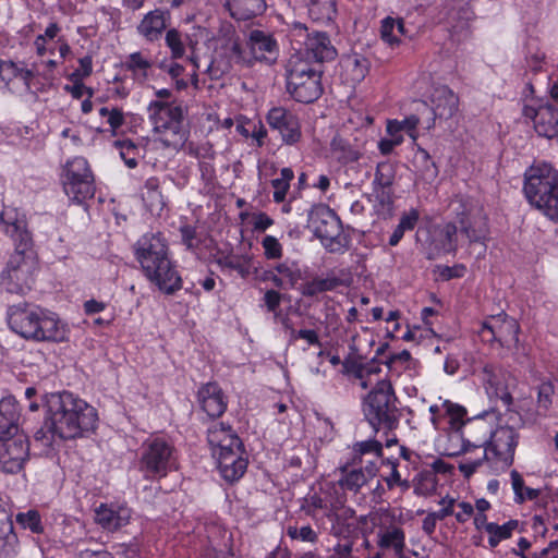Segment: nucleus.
<instances>
[{
	"label": "nucleus",
	"mask_w": 558,
	"mask_h": 558,
	"mask_svg": "<svg viewBox=\"0 0 558 558\" xmlns=\"http://www.w3.org/2000/svg\"><path fill=\"white\" fill-rule=\"evenodd\" d=\"M315 227V234L319 238L325 247L331 252H342L345 248L344 238L341 232L340 220L330 211H327Z\"/></svg>",
	"instance_id": "aec40b11"
},
{
	"label": "nucleus",
	"mask_w": 558,
	"mask_h": 558,
	"mask_svg": "<svg viewBox=\"0 0 558 558\" xmlns=\"http://www.w3.org/2000/svg\"><path fill=\"white\" fill-rule=\"evenodd\" d=\"M19 408L14 397L0 400V439L17 433Z\"/></svg>",
	"instance_id": "cd10ccee"
},
{
	"label": "nucleus",
	"mask_w": 558,
	"mask_h": 558,
	"mask_svg": "<svg viewBox=\"0 0 558 558\" xmlns=\"http://www.w3.org/2000/svg\"><path fill=\"white\" fill-rule=\"evenodd\" d=\"M219 264L222 267L233 269L239 272L242 278H245L250 275L251 268V257L250 256H225L219 259Z\"/></svg>",
	"instance_id": "c03bdc74"
},
{
	"label": "nucleus",
	"mask_w": 558,
	"mask_h": 558,
	"mask_svg": "<svg viewBox=\"0 0 558 558\" xmlns=\"http://www.w3.org/2000/svg\"><path fill=\"white\" fill-rule=\"evenodd\" d=\"M480 376L488 397L500 401L502 407L510 411L513 404V398L509 391L512 380L510 374L498 365L485 363L481 368Z\"/></svg>",
	"instance_id": "4468645a"
},
{
	"label": "nucleus",
	"mask_w": 558,
	"mask_h": 558,
	"mask_svg": "<svg viewBox=\"0 0 558 558\" xmlns=\"http://www.w3.org/2000/svg\"><path fill=\"white\" fill-rule=\"evenodd\" d=\"M310 17L315 22L329 23L336 15L335 0H306Z\"/></svg>",
	"instance_id": "473e14b6"
},
{
	"label": "nucleus",
	"mask_w": 558,
	"mask_h": 558,
	"mask_svg": "<svg viewBox=\"0 0 558 558\" xmlns=\"http://www.w3.org/2000/svg\"><path fill=\"white\" fill-rule=\"evenodd\" d=\"M16 519L19 523L29 529L32 532L38 533L41 531L40 517L36 511L19 513Z\"/></svg>",
	"instance_id": "6e6d98bb"
},
{
	"label": "nucleus",
	"mask_w": 558,
	"mask_h": 558,
	"mask_svg": "<svg viewBox=\"0 0 558 558\" xmlns=\"http://www.w3.org/2000/svg\"><path fill=\"white\" fill-rule=\"evenodd\" d=\"M534 129L539 136L558 138V109L541 106Z\"/></svg>",
	"instance_id": "c85d7f7f"
},
{
	"label": "nucleus",
	"mask_w": 558,
	"mask_h": 558,
	"mask_svg": "<svg viewBox=\"0 0 558 558\" xmlns=\"http://www.w3.org/2000/svg\"><path fill=\"white\" fill-rule=\"evenodd\" d=\"M142 196L150 210L162 208L163 199L159 191V181L157 178H149L148 180H146L143 187Z\"/></svg>",
	"instance_id": "58836bf2"
},
{
	"label": "nucleus",
	"mask_w": 558,
	"mask_h": 558,
	"mask_svg": "<svg viewBox=\"0 0 558 558\" xmlns=\"http://www.w3.org/2000/svg\"><path fill=\"white\" fill-rule=\"evenodd\" d=\"M197 399L202 409L210 417L221 416L227 409L226 397L217 383H207L203 385L198 389Z\"/></svg>",
	"instance_id": "393cba45"
},
{
	"label": "nucleus",
	"mask_w": 558,
	"mask_h": 558,
	"mask_svg": "<svg viewBox=\"0 0 558 558\" xmlns=\"http://www.w3.org/2000/svg\"><path fill=\"white\" fill-rule=\"evenodd\" d=\"M8 324L12 331L26 340L64 342L69 328L58 316L29 303L12 305L8 310Z\"/></svg>",
	"instance_id": "7ed1b4c3"
},
{
	"label": "nucleus",
	"mask_w": 558,
	"mask_h": 558,
	"mask_svg": "<svg viewBox=\"0 0 558 558\" xmlns=\"http://www.w3.org/2000/svg\"><path fill=\"white\" fill-rule=\"evenodd\" d=\"M523 191L531 205L558 222V173L550 165L531 166L524 173Z\"/></svg>",
	"instance_id": "20e7f679"
},
{
	"label": "nucleus",
	"mask_w": 558,
	"mask_h": 558,
	"mask_svg": "<svg viewBox=\"0 0 558 558\" xmlns=\"http://www.w3.org/2000/svg\"><path fill=\"white\" fill-rule=\"evenodd\" d=\"M244 10L242 17L250 19L262 14L266 8L264 0H234Z\"/></svg>",
	"instance_id": "8fccbe9b"
},
{
	"label": "nucleus",
	"mask_w": 558,
	"mask_h": 558,
	"mask_svg": "<svg viewBox=\"0 0 558 558\" xmlns=\"http://www.w3.org/2000/svg\"><path fill=\"white\" fill-rule=\"evenodd\" d=\"M264 255L268 259H279L282 256V246L278 239L272 235H266L262 241Z\"/></svg>",
	"instance_id": "603ef678"
},
{
	"label": "nucleus",
	"mask_w": 558,
	"mask_h": 558,
	"mask_svg": "<svg viewBox=\"0 0 558 558\" xmlns=\"http://www.w3.org/2000/svg\"><path fill=\"white\" fill-rule=\"evenodd\" d=\"M345 71L352 83L362 82L367 75L371 62L367 58L361 54H353L344 61Z\"/></svg>",
	"instance_id": "f704fd0d"
},
{
	"label": "nucleus",
	"mask_w": 558,
	"mask_h": 558,
	"mask_svg": "<svg viewBox=\"0 0 558 558\" xmlns=\"http://www.w3.org/2000/svg\"><path fill=\"white\" fill-rule=\"evenodd\" d=\"M396 178V168L392 163L379 162L376 168L373 186L392 187Z\"/></svg>",
	"instance_id": "37998d69"
},
{
	"label": "nucleus",
	"mask_w": 558,
	"mask_h": 558,
	"mask_svg": "<svg viewBox=\"0 0 558 558\" xmlns=\"http://www.w3.org/2000/svg\"><path fill=\"white\" fill-rule=\"evenodd\" d=\"M458 226L453 222L446 223L439 231L437 247L442 253H454L458 248Z\"/></svg>",
	"instance_id": "e433bc0d"
},
{
	"label": "nucleus",
	"mask_w": 558,
	"mask_h": 558,
	"mask_svg": "<svg viewBox=\"0 0 558 558\" xmlns=\"http://www.w3.org/2000/svg\"><path fill=\"white\" fill-rule=\"evenodd\" d=\"M36 260L31 248H15L1 272L0 283L9 292L24 294L31 290Z\"/></svg>",
	"instance_id": "1a4fd4ad"
},
{
	"label": "nucleus",
	"mask_w": 558,
	"mask_h": 558,
	"mask_svg": "<svg viewBox=\"0 0 558 558\" xmlns=\"http://www.w3.org/2000/svg\"><path fill=\"white\" fill-rule=\"evenodd\" d=\"M396 28V20L391 17H386L380 27V35L384 41H386L390 46H396L400 43V38L397 35Z\"/></svg>",
	"instance_id": "864d4df0"
},
{
	"label": "nucleus",
	"mask_w": 558,
	"mask_h": 558,
	"mask_svg": "<svg viewBox=\"0 0 558 558\" xmlns=\"http://www.w3.org/2000/svg\"><path fill=\"white\" fill-rule=\"evenodd\" d=\"M377 545L381 549H392L401 558L405 547V535L402 529L391 526L378 534Z\"/></svg>",
	"instance_id": "2f4dec72"
},
{
	"label": "nucleus",
	"mask_w": 558,
	"mask_h": 558,
	"mask_svg": "<svg viewBox=\"0 0 558 558\" xmlns=\"http://www.w3.org/2000/svg\"><path fill=\"white\" fill-rule=\"evenodd\" d=\"M331 147L338 154V160L343 163L356 161L361 157V153L341 137H335Z\"/></svg>",
	"instance_id": "ea45409f"
},
{
	"label": "nucleus",
	"mask_w": 558,
	"mask_h": 558,
	"mask_svg": "<svg viewBox=\"0 0 558 558\" xmlns=\"http://www.w3.org/2000/svg\"><path fill=\"white\" fill-rule=\"evenodd\" d=\"M363 412L375 430H393L398 427L402 411L390 380L377 381L363 400Z\"/></svg>",
	"instance_id": "423d86ee"
},
{
	"label": "nucleus",
	"mask_w": 558,
	"mask_h": 558,
	"mask_svg": "<svg viewBox=\"0 0 558 558\" xmlns=\"http://www.w3.org/2000/svg\"><path fill=\"white\" fill-rule=\"evenodd\" d=\"M418 211L416 209H411L409 213H405L401 216L398 226L401 227L403 231L413 230L418 221Z\"/></svg>",
	"instance_id": "338daca9"
},
{
	"label": "nucleus",
	"mask_w": 558,
	"mask_h": 558,
	"mask_svg": "<svg viewBox=\"0 0 558 558\" xmlns=\"http://www.w3.org/2000/svg\"><path fill=\"white\" fill-rule=\"evenodd\" d=\"M17 536L13 531L0 534V558H13L17 554Z\"/></svg>",
	"instance_id": "de8ad7c7"
},
{
	"label": "nucleus",
	"mask_w": 558,
	"mask_h": 558,
	"mask_svg": "<svg viewBox=\"0 0 558 558\" xmlns=\"http://www.w3.org/2000/svg\"><path fill=\"white\" fill-rule=\"evenodd\" d=\"M48 412L44 425L35 433V440L46 447L52 446L57 439H74L96 427V410L68 391L51 396Z\"/></svg>",
	"instance_id": "f257e3e1"
},
{
	"label": "nucleus",
	"mask_w": 558,
	"mask_h": 558,
	"mask_svg": "<svg viewBox=\"0 0 558 558\" xmlns=\"http://www.w3.org/2000/svg\"><path fill=\"white\" fill-rule=\"evenodd\" d=\"M444 414L449 417V422L452 428L460 429L464 425L463 417L466 411L463 407L452 403L449 400H445L441 403Z\"/></svg>",
	"instance_id": "a18cd8bd"
},
{
	"label": "nucleus",
	"mask_w": 558,
	"mask_h": 558,
	"mask_svg": "<svg viewBox=\"0 0 558 558\" xmlns=\"http://www.w3.org/2000/svg\"><path fill=\"white\" fill-rule=\"evenodd\" d=\"M519 441V433L511 426H500L490 433L488 447L485 448L492 452L499 461L507 464L513 462V456Z\"/></svg>",
	"instance_id": "6ab92c4d"
},
{
	"label": "nucleus",
	"mask_w": 558,
	"mask_h": 558,
	"mask_svg": "<svg viewBox=\"0 0 558 558\" xmlns=\"http://www.w3.org/2000/svg\"><path fill=\"white\" fill-rule=\"evenodd\" d=\"M342 476L339 480V484L342 488L357 493L368 480L364 475L363 468L349 469V464L341 468Z\"/></svg>",
	"instance_id": "c9c22d12"
},
{
	"label": "nucleus",
	"mask_w": 558,
	"mask_h": 558,
	"mask_svg": "<svg viewBox=\"0 0 558 558\" xmlns=\"http://www.w3.org/2000/svg\"><path fill=\"white\" fill-rule=\"evenodd\" d=\"M63 190L71 201L78 204L94 196V177L85 158L74 157L65 163Z\"/></svg>",
	"instance_id": "ddd939ff"
},
{
	"label": "nucleus",
	"mask_w": 558,
	"mask_h": 558,
	"mask_svg": "<svg viewBox=\"0 0 558 558\" xmlns=\"http://www.w3.org/2000/svg\"><path fill=\"white\" fill-rule=\"evenodd\" d=\"M519 526L518 520H509L502 525L490 522L486 525V532L489 535L496 536L500 542L504 539H508L512 536L514 530Z\"/></svg>",
	"instance_id": "49530a36"
},
{
	"label": "nucleus",
	"mask_w": 558,
	"mask_h": 558,
	"mask_svg": "<svg viewBox=\"0 0 558 558\" xmlns=\"http://www.w3.org/2000/svg\"><path fill=\"white\" fill-rule=\"evenodd\" d=\"M246 50L240 43L232 41L230 60L238 64L252 65L254 61L272 63L278 57V45L271 35L254 29L250 33Z\"/></svg>",
	"instance_id": "9b49d317"
},
{
	"label": "nucleus",
	"mask_w": 558,
	"mask_h": 558,
	"mask_svg": "<svg viewBox=\"0 0 558 558\" xmlns=\"http://www.w3.org/2000/svg\"><path fill=\"white\" fill-rule=\"evenodd\" d=\"M287 534L293 539H301L303 542L315 543L317 541V534L310 525H305L300 529L296 526H289Z\"/></svg>",
	"instance_id": "5fc2aeb1"
},
{
	"label": "nucleus",
	"mask_w": 558,
	"mask_h": 558,
	"mask_svg": "<svg viewBox=\"0 0 558 558\" xmlns=\"http://www.w3.org/2000/svg\"><path fill=\"white\" fill-rule=\"evenodd\" d=\"M278 278L282 281L279 289H292L302 278V270L296 262L284 260L275 266Z\"/></svg>",
	"instance_id": "72a5a7b5"
},
{
	"label": "nucleus",
	"mask_w": 558,
	"mask_h": 558,
	"mask_svg": "<svg viewBox=\"0 0 558 558\" xmlns=\"http://www.w3.org/2000/svg\"><path fill=\"white\" fill-rule=\"evenodd\" d=\"M322 65L291 57L287 66V92L299 102L311 104L323 94Z\"/></svg>",
	"instance_id": "0eeeda50"
},
{
	"label": "nucleus",
	"mask_w": 558,
	"mask_h": 558,
	"mask_svg": "<svg viewBox=\"0 0 558 558\" xmlns=\"http://www.w3.org/2000/svg\"><path fill=\"white\" fill-rule=\"evenodd\" d=\"M374 195L379 205L390 210L393 205V192L391 187L374 186Z\"/></svg>",
	"instance_id": "4d7b16f0"
},
{
	"label": "nucleus",
	"mask_w": 558,
	"mask_h": 558,
	"mask_svg": "<svg viewBox=\"0 0 558 558\" xmlns=\"http://www.w3.org/2000/svg\"><path fill=\"white\" fill-rule=\"evenodd\" d=\"M71 80L74 82V84H73V85H71V86H70V85H66V86L64 87V89H65L66 92H69V93L73 96V98H75V99H80V98H82V97H83V95H84L85 93H87V94H88V97H89V98L93 96V90H92L90 88L86 87V86L82 83V80H80V78H71Z\"/></svg>",
	"instance_id": "69168bd1"
},
{
	"label": "nucleus",
	"mask_w": 558,
	"mask_h": 558,
	"mask_svg": "<svg viewBox=\"0 0 558 558\" xmlns=\"http://www.w3.org/2000/svg\"><path fill=\"white\" fill-rule=\"evenodd\" d=\"M168 19H170L169 10L155 9L145 14L137 26V32L146 40L155 41L161 37Z\"/></svg>",
	"instance_id": "bb28decb"
},
{
	"label": "nucleus",
	"mask_w": 558,
	"mask_h": 558,
	"mask_svg": "<svg viewBox=\"0 0 558 558\" xmlns=\"http://www.w3.org/2000/svg\"><path fill=\"white\" fill-rule=\"evenodd\" d=\"M124 65L126 70L132 71L137 78L145 80L147 77V71L151 66V62L141 52H133L128 57Z\"/></svg>",
	"instance_id": "79ce46f5"
},
{
	"label": "nucleus",
	"mask_w": 558,
	"mask_h": 558,
	"mask_svg": "<svg viewBox=\"0 0 558 558\" xmlns=\"http://www.w3.org/2000/svg\"><path fill=\"white\" fill-rule=\"evenodd\" d=\"M290 37L292 43L299 45V47H294L296 53L293 57H301L304 60L312 61V63L322 65L324 61L332 60L337 54L326 33L314 32L310 34L307 27L300 22L292 24Z\"/></svg>",
	"instance_id": "6e6552de"
},
{
	"label": "nucleus",
	"mask_w": 558,
	"mask_h": 558,
	"mask_svg": "<svg viewBox=\"0 0 558 558\" xmlns=\"http://www.w3.org/2000/svg\"><path fill=\"white\" fill-rule=\"evenodd\" d=\"M451 208L459 223L460 232L465 235L469 243H484L489 229L482 206L471 198L457 196L451 202Z\"/></svg>",
	"instance_id": "9d476101"
},
{
	"label": "nucleus",
	"mask_w": 558,
	"mask_h": 558,
	"mask_svg": "<svg viewBox=\"0 0 558 558\" xmlns=\"http://www.w3.org/2000/svg\"><path fill=\"white\" fill-rule=\"evenodd\" d=\"M29 444L25 434L17 430L0 439V463L5 473H16L28 457Z\"/></svg>",
	"instance_id": "dca6fc26"
},
{
	"label": "nucleus",
	"mask_w": 558,
	"mask_h": 558,
	"mask_svg": "<svg viewBox=\"0 0 558 558\" xmlns=\"http://www.w3.org/2000/svg\"><path fill=\"white\" fill-rule=\"evenodd\" d=\"M469 429H473L475 432H482V438H474L473 440L466 438L463 439V452H469L471 448L480 449L481 453L477 458L470 460L465 459V461L461 462L459 465L460 471L463 473L465 477H470L476 469L482 464V462L487 458V450L483 449V447L487 444L486 436L488 434L487 426L484 422H470Z\"/></svg>",
	"instance_id": "4be33fe9"
},
{
	"label": "nucleus",
	"mask_w": 558,
	"mask_h": 558,
	"mask_svg": "<svg viewBox=\"0 0 558 558\" xmlns=\"http://www.w3.org/2000/svg\"><path fill=\"white\" fill-rule=\"evenodd\" d=\"M173 447L161 438L147 440L142 445L140 470L145 478L165 477L174 464Z\"/></svg>",
	"instance_id": "f8f14e48"
},
{
	"label": "nucleus",
	"mask_w": 558,
	"mask_h": 558,
	"mask_svg": "<svg viewBox=\"0 0 558 558\" xmlns=\"http://www.w3.org/2000/svg\"><path fill=\"white\" fill-rule=\"evenodd\" d=\"M294 178V173L291 168H282L280 171V178L274 179L271 185L274 187V201L276 203H282L286 199L287 192L290 187V182Z\"/></svg>",
	"instance_id": "a19ab883"
},
{
	"label": "nucleus",
	"mask_w": 558,
	"mask_h": 558,
	"mask_svg": "<svg viewBox=\"0 0 558 558\" xmlns=\"http://www.w3.org/2000/svg\"><path fill=\"white\" fill-rule=\"evenodd\" d=\"M166 44L170 48L173 58H181L184 52V44L181 34L175 28H170L166 34Z\"/></svg>",
	"instance_id": "09e8293b"
},
{
	"label": "nucleus",
	"mask_w": 558,
	"mask_h": 558,
	"mask_svg": "<svg viewBox=\"0 0 558 558\" xmlns=\"http://www.w3.org/2000/svg\"><path fill=\"white\" fill-rule=\"evenodd\" d=\"M147 111L156 140L168 148L183 147L189 137V130L183 124L184 108L174 102L153 100Z\"/></svg>",
	"instance_id": "39448f33"
},
{
	"label": "nucleus",
	"mask_w": 558,
	"mask_h": 558,
	"mask_svg": "<svg viewBox=\"0 0 558 558\" xmlns=\"http://www.w3.org/2000/svg\"><path fill=\"white\" fill-rule=\"evenodd\" d=\"M267 122L272 130L279 132L284 144L294 145L301 140L300 121L294 113L286 108H271L267 114Z\"/></svg>",
	"instance_id": "a211bd4d"
},
{
	"label": "nucleus",
	"mask_w": 558,
	"mask_h": 558,
	"mask_svg": "<svg viewBox=\"0 0 558 558\" xmlns=\"http://www.w3.org/2000/svg\"><path fill=\"white\" fill-rule=\"evenodd\" d=\"M344 505V498L343 496L338 497L335 501H329L326 498L322 497L320 495L314 493L312 495H308L304 499V504L302 505V510L313 517L316 518L317 512L319 510L326 511L327 517H331L333 511L342 508Z\"/></svg>",
	"instance_id": "c756f323"
},
{
	"label": "nucleus",
	"mask_w": 558,
	"mask_h": 558,
	"mask_svg": "<svg viewBox=\"0 0 558 558\" xmlns=\"http://www.w3.org/2000/svg\"><path fill=\"white\" fill-rule=\"evenodd\" d=\"M553 393H554V388L550 383H543L538 387L537 404H538L539 409H543L544 411L548 410V408L551 404Z\"/></svg>",
	"instance_id": "bf43d9fd"
},
{
	"label": "nucleus",
	"mask_w": 558,
	"mask_h": 558,
	"mask_svg": "<svg viewBox=\"0 0 558 558\" xmlns=\"http://www.w3.org/2000/svg\"><path fill=\"white\" fill-rule=\"evenodd\" d=\"M341 284L342 280L335 276H329L326 278L314 277L312 280L302 283L299 287V291L305 298H314L319 293L333 291Z\"/></svg>",
	"instance_id": "7c9ffc66"
},
{
	"label": "nucleus",
	"mask_w": 558,
	"mask_h": 558,
	"mask_svg": "<svg viewBox=\"0 0 558 558\" xmlns=\"http://www.w3.org/2000/svg\"><path fill=\"white\" fill-rule=\"evenodd\" d=\"M510 477H511L512 489L515 495L514 500L517 504H523L524 502L523 490L525 488L523 477L517 470H512L510 472Z\"/></svg>",
	"instance_id": "0e129e2a"
},
{
	"label": "nucleus",
	"mask_w": 558,
	"mask_h": 558,
	"mask_svg": "<svg viewBox=\"0 0 558 558\" xmlns=\"http://www.w3.org/2000/svg\"><path fill=\"white\" fill-rule=\"evenodd\" d=\"M434 119H450L458 111L459 99L454 93L445 85L437 86L430 95Z\"/></svg>",
	"instance_id": "a878e982"
},
{
	"label": "nucleus",
	"mask_w": 558,
	"mask_h": 558,
	"mask_svg": "<svg viewBox=\"0 0 558 558\" xmlns=\"http://www.w3.org/2000/svg\"><path fill=\"white\" fill-rule=\"evenodd\" d=\"M15 77H19V65L13 61L0 60V86L8 87Z\"/></svg>",
	"instance_id": "3c124183"
},
{
	"label": "nucleus",
	"mask_w": 558,
	"mask_h": 558,
	"mask_svg": "<svg viewBox=\"0 0 558 558\" xmlns=\"http://www.w3.org/2000/svg\"><path fill=\"white\" fill-rule=\"evenodd\" d=\"M520 326L514 318L500 314L483 323L481 336L488 341H497L507 349L518 348Z\"/></svg>",
	"instance_id": "2eb2a0df"
},
{
	"label": "nucleus",
	"mask_w": 558,
	"mask_h": 558,
	"mask_svg": "<svg viewBox=\"0 0 558 558\" xmlns=\"http://www.w3.org/2000/svg\"><path fill=\"white\" fill-rule=\"evenodd\" d=\"M207 440L213 457L243 448V444L235 432L232 430L231 426L223 423H215L208 428Z\"/></svg>",
	"instance_id": "412c9836"
},
{
	"label": "nucleus",
	"mask_w": 558,
	"mask_h": 558,
	"mask_svg": "<svg viewBox=\"0 0 558 558\" xmlns=\"http://www.w3.org/2000/svg\"><path fill=\"white\" fill-rule=\"evenodd\" d=\"M284 325L286 328L290 329V336L292 339L300 338L306 340L310 344H320L318 335L316 333L315 330L301 329L296 331L295 329L289 327L288 320H284Z\"/></svg>",
	"instance_id": "680f3d73"
},
{
	"label": "nucleus",
	"mask_w": 558,
	"mask_h": 558,
	"mask_svg": "<svg viewBox=\"0 0 558 558\" xmlns=\"http://www.w3.org/2000/svg\"><path fill=\"white\" fill-rule=\"evenodd\" d=\"M12 513L8 505L0 499V534L13 531Z\"/></svg>",
	"instance_id": "052dcab7"
},
{
	"label": "nucleus",
	"mask_w": 558,
	"mask_h": 558,
	"mask_svg": "<svg viewBox=\"0 0 558 558\" xmlns=\"http://www.w3.org/2000/svg\"><path fill=\"white\" fill-rule=\"evenodd\" d=\"M131 519V509L125 506L101 504L95 510V521L105 530L117 531Z\"/></svg>",
	"instance_id": "5701e85b"
},
{
	"label": "nucleus",
	"mask_w": 558,
	"mask_h": 558,
	"mask_svg": "<svg viewBox=\"0 0 558 558\" xmlns=\"http://www.w3.org/2000/svg\"><path fill=\"white\" fill-rule=\"evenodd\" d=\"M242 454L243 448L214 456L217 460L219 472L227 482H236L244 475L247 460Z\"/></svg>",
	"instance_id": "b1692460"
},
{
	"label": "nucleus",
	"mask_w": 558,
	"mask_h": 558,
	"mask_svg": "<svg viewBox=\"0 0 558 558\" xmlns=\"http://www.w3.org/2000/svg\"><path fill=\"white\" fill-rule=\"evenodd\" d=\"M0 225L3 232L14 241L15 248L32 247L33 240L25 214L14 207H4L0 214Z\"/></svg>",
	"instance_id": "f3484780"
},
{
	"label": "nucleus",
	"mask_w": 558,
	"mask_h": 558,
	"mask_svg": "<svg viewBox=\"0 0 558 558\" xmlns=\"http://www.w3.org/2000/svg\"><path fill=\"white\" fill-rule=\"evenodd\" d=\"M264 302L268 312L275 313L281 303V294L276 290H268L264 294Z\"/></svg>",
	"instance_id": "774afa93"
},
{
	"label": "nucleus",
	"mask_w": 558,
	"mask_h": 558,
	"mask_svg": "<svg viewBox=\"0 0 558 558\" xmlns=\"http://www.w3.org/2000/svg\"><path fill=\"white\" fill-rule=\"evenodd\" d=\"M383 453V446L378 440L369 439L365 441H359L353 446V458L352 465H357L363 462L362 457L369 454L375 459H379Z\"/></svg>",
	"instance_id": "4c0bfd02"
},
{
	"label": "nucleus",
	"mask_w": 558,
	"mask_h": 558,
	"mask_svg": "<svg viewBox=\"0 0 558 558\" xmlns=\"http://www.w3.org/2000/svg\"><path fill=\"white\" fill-rule=\"evenodd\" d=\"M134 254L146 278L162 292L173 294L181 289V277L169 257L167 240L160 232L142 235L134 244Z\"/></svg>",
	"instance_id": "f03ea898"
},
{
	"label": "nucleus",
	"mask_w": 558,
	"mask_h": 558,
	"mask_svg": "<svg viewBox=\"0 0 558 558\" xmlns=\"http://www.w3.org/2000/svg\"><path fill=\"white\" fill-rule=\"evenodd\" d=\"M181 239L183 244L189 248L193 250L199 245L196 229L192 226L184 225L180 228Z\"/></svg>",
	"instance_id": "13d9d810"
},
{
	"label": "nucleus",
	"mask_w": 558,
	"mask_h": 558,
	"mask_svg": "<svg viewBox=\"0 0 558 558\" xmlns=\"http://www.w3.org/2000/svg\"><path fill=\"white\" fill-rule=\"evenodd\" d=\"M410 359H411L410 352L407 350H403L399 353L390 355L386 360L385 364L389 372H396L399 374L400 371L397 368L398 364H401V365L407 364L410 361Z\"/></svg>",
	"instance_id": "e2e57ef3"
}]
</instances>
